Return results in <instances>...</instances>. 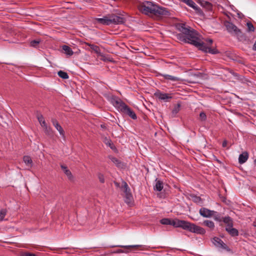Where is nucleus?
<instances>
[{
	"instance_id": "41",
	"label": "nucleus",
	"mask_w": 256,
	"mask_h": 256,
	"mask_svg": "<svg viewBox=\"0 0 256 256\" xmlns=\"http://www.w3.org/2000/svg\"><path fill=\"white\" fill-rule=\"evenodd\" d=\"M122 247H124L123 246H122ZM140 246V245H134V246H124L126 248H138Z\"/></svg>"
},
{
	"instance_id": "26",
	"label": "nucleus",
	"mask_w": 256,
	"mask_h": 256,
	"mask_svg": "<svg viewBox=\"0 0 256 256\" xmlns=\"http://www.w3.org/2000/svg\"><path fill=\"white\" fill-rule=\"evenodd\" d=\"M88 46H90V48L96 53L99 54L100 52V49L98 46L92 44H88Z\"/></svg>"
},
{
	"instance_id": "29",
	"label": "nucleus",
	"mask_w": 256,
	"mask_h": 256,
	"mask_svg": "<svg viewBox=\"0 0 256 256\" xmlns=\"http://www.w3.org/2000/svg\"><path fill=\"white\" fill-rule=\"evenodd\" d=\"M180 220H179L178 219H176V220H170V225L173 226H174L176 227V228H179L180 227L179 225L180 224Z\"/></svg>"
},
{
	"instance_id": "44",
	"label": "nucleus",
	"mask_w": 256,
	"mask_h": 256,
	"mask_svg": "<svg viewBox=\"0 0 256 256\" xmlns=\"http://www.w3.org/2000/svg\"><path fill=\"white\" fill-rule=\"evenodd\" d=\"M24 256H36V254H34L26 252L24 254Z\"/></svg>"
},
{
	"instance_id": "33",
	"label": "nucleus",
	"mask_w": 256,
	"mask_h": 256,
	"mask_svg": "<svg viewBox=\"0 0 256 256\" xmlns=\"http://www.w3.org/2000/svg\"><path fill=\"white\" fill-rule=\"evenodd\" d=\"M212 216H214V219L216 220H217L218 222H222V220L223 217H221L218 214L217 212H216V214L213 215Z\"/></svg>"
},
{
	"instance_id": "22",
	"label": "nucleus",
	"mask_w": 256,
	"mask_h": 256,
	"mask_svg": "<svg viewBox=\"0 0 256 256\" xmlns=\"http://www.w3.org/2000/svg\"><path fill=\"white\" fill-rule=\"evenodd\" d=\"M203 224L210 228V230H213L214 228V224L212 220H205L203 222Z\"/></svg>"
},
{
	"instance_id": "2",
	"label": "nucleus",
	"mask_w": 256,
	"mask_h": 256,
	"mask_svg": "<svg viewBox=\"0 0 256 256\" xmlns=\"http://www.w3.org/2000/svg\"><path fill=\"white\" fill-rule=\"evenodd\" d=\"M139 10L143 14L156 16H168L170 12L166 8L159 6L152 2L144 1L138 6Z\"/></svg>"
},
{
	"instance_id": "34",
	"label": "nucleus",
	"mask_w": 256,
	"mask_h": 256,
	"mask_svg": "<svg viewBox=\"0 0 256 256\" xmlns=\"http://www.w3.org/2000/svg\"><path fill=\"white\" fill-rule=\"evenodd\" d=\"M247 27H248V32H254V26L251 22H248L246 24Z\"/></svg>"
},
{
	"instance_id": "5",
	"label": "nucleus",
	"mask_w": 256,
	"mask_h": 256,
	"mask_svg": "<svg viewBox=\"0 0 256 256\" xmlns=\"http://www.w3.org/2000/svg\"><path fill=\"white\" fill-rule=\"evenodd\" d=\"M224 26L226 28L227 30L231 34L236 36H239L241 35V32L234 24L232 23L226 21L224 23Z\"/></svg>"
},
{
	"instance_id": "48",
	"label": "nucleus",
	"mask_w": 256,
	"mask_h": 256,
	"mask_svg": "<svg viewBox=\"0 0 256 256\" xmlns=\"http://www.w3.org/2000/svg\"><path fill=\"white\" fill-rule=\"evenodd\" d=\"M252 50H256V41L255 42L253 46Z\"/></svg>"
},
{
	"instance_id": "43",
	"label": "nucleus",
	"mask_w": 256,
	"mask_h": 256,
	"mask_svg": "<svg viewBox=\"0 0 256 256\" xmlns=\"http://www.w3.org/2000/svg\"><path fill=\"white\" fill-rule=\"evenodd\" d=\"M40 126L44 128H46V126H47L48 125L47 124H46L45 120L42 122L41 123H40Z\"/></svg>"
},
{
	"instance_id": "8",
	"label": "nucleus",
	"mask_w": 256,
	"mask_h": 256,
	"mask_svg": "<svg viewBox=\"0 0 256 256\" xmlns=\"http://www.w3.org/2000/svg\"><path fill=\"white\" fill-rule=\"evenodd\" d=\"M32 166V161H20L18 168L20 170H30Z\"/></svg>"
},
{
	"instance_id": "15",
	"label": "nucleus",
	"mask_w": 256,
	"mask_h": 256,
	"mask_svg": "<svg viewBox=\"0 0 256 256\" xmlns=\"http://www.w3.org/2000/svg\"><path fill=\"white\" fill-rule=\"evenodd\" d=\"M198 3L202 6L205 8L206 10H212V5L209 2H208L206 0H199Z\"/></svg>"
},
{
	"instance_id": "39",
	"label": "nucleus",
	"mask_w": 256,
	"mask_h": 256,
	"mask_svg": "<svg viewBox=\"0 0 256 256\" xmlns=\"http://www.w3.org/2000/svg\"><path fill=\"white\" fill-rule=\"evenodd\" d=\"M37 118H38V120L40 124L42 122L44 121L43 116L41 114L38 115Z\"/></svg>"
},
{
	"instance_id": "9",
	"label": "nucleus",
	"mask_w": 256,
	"mask_h": 256,
	"mask_svg": "<svg viewBox=\"0 0 256 256\" xmlns=\"http://www.w3.org/2000/svg\"><path fill=\"white\" fill-rule=\"evenodd\" d=\"M160 100H163L165 102H168L172 97L170 94L166 93H162L160 91H158L154 94Z\"/></svg>"
},
{
	"instance_id": "17",
	"label": "nucleus",
	"mask_w": 256,
	"mask_h": 256,
	"mask_svg": "<svg viewBox=\"0 0 256 256\" xmlns=\"http://www.w3.org/2000/svg\"><path fill=\"white\" fill-rule=\"evenodd\" d=\"M226 230L232 236H236L238 235V231L232 227H226Z\"/></svg>"
},
{
	"instance_id": "24",
	"label": "nucleus",
	"mask_w": 256,
	"mask_h": 256,
	"mask_svg": "<svg viewBox=\"0 0 256 256\" xmlns=\"http://www.w3.org/2000/svg\"><path fill=\"white\" fill-rule=\"evenodd\" d=\"M114 164L120 168H124L126 167V164L122 161H113Z\"/></svg>"
},
{
	"instance_id": "35",
	"label": "nucleus",
	"mask_w": 256,
	"mask_h": 256,
	"mask_svg": "<svg viewBox=\"0 0 256 256\" xmlns=\"http://www.w3.org/2000/svg\"><path fill=\"white\" fill-rule=\"evenodd\" d=\"M40 42V41L39 40H34L30 42V45L31 46L36 48L38 46Z\"/></svg>"
},
{
	"instance_id": "46",
	"label": "nucleus",
	"mask_w": 256,
	"mask_h": 256,
	"mask_svg": "<svg viewBox=\"0 0 256 256\" xmlns=\"http://www.w3.org/2000/svg\"><path fill=\"white\" fill-rule=\"evenodd\" d=\"M114 185L117 187V188H121V186H120V184L116 182H114Z\"/></svg>"
},
{
	"instance_id": "11",
	"label": "nucleus",
	"mask_w": 256,
	"mask_h": 256,
	"mask_svg": "<svg viewBox=\"0 0 256 256\" xmlns=\"http://www.w3.org/2000/svg\"><path fill=\"white\" fill-rule=\"evenodd\" d=\"M60 166H61V168L62 170L64 172L67 176L68 180L71 182H74V177L73 175L72 174L70 170H68V168L64 164H61Z\"/></svg>"
},
{
	"instance_id": "13",
	"label": "nucleus",
	"mask_w": 256,
	"mask_h": 256,
	"mask_svg": "<svg viewBox=\"0 0 256 256\" xmlns=\"http://www.w3.org/2000/svg\"><path fill=\"white\" fill-rule=\"evenodd\" d=\"M192 224L190 222L181 220L180 222V224L179 228H182L184 230H188L190 232L191 231L192 227Z\"/></svg>"
},
{
	"instance_id": "42",
	"label": "nucleus",
	"mask_w": 256,
	"mask_h": 256,
	"mask_svg": "<svg viewBox=\"0 0 256 256\" xmlns=\"http://www.w3.org/2000/svg\"><path fill=\"white\" fill-rule=\"evenodd\" d=\"M194 200L196 202H198L201 200V198L200 196H195Z\"/></svg>"
},
{
	"instance_id": "21",
	"label": "nucleus",
	"mask_w": 256,
	"mask_h": 256,
	"mask_svg": "<svg viewBox=\"0 0 256 256\" xmlns=\"http://www.w3.org/2000/svg\"><path fill=\"white\" fill-rule=\"evenodd\" d=\"M163 187L164 186L162 182L156 180V184L154 186V190L160 192L162 190Z\"/></svg>"
},
{
	"instance_id": "20",
	"label": "nucleus",
	"mask_w": 256,
	"mask_h": 256,
	"mask_svg": "<svg viewBox=\"0 0 256 256\" xmlns=\"http://www.w3.org/2000/svg\"><path fill=\"white\" fill-rule=\"evenodd\" d=\"M181 2H182L186 3L188 6L192 7L194 10L198 9V6L192 0H180Z\"/></svg>"
},
{
	"instance_id": "40",
	"label": "nucleus",
	"mask_w": 256,
	"mask_h": 256,
	"mask_svg": "<svg viewBox=\"0 0 256 256\" xmlns=\"http://www.w3.org/2000/svg\"><path fill=\"white\" fill-rule=\"evenodd\" d=\"M106 144H107V145H108L111 148H114V146L112 144H111V142L110 140H106Z\"/></svg>"
},
{
	"instance_id": "32",
	"label": "nucleus",
	"mask_w": 256,
	"mask_h": 256,
	"mask_svg": "<svg viewBox=\"0 0 256 256\" xmlns=\"http://www.w3.org/2000/svg\"><path fill=\"white\" fill-rule=\"evenodd\" d=\"M160 223L162 224L170 225V220L167 218H162L160 220Z\"/></svg>"
},
{
	"instance_id": "36",
	"label": "nucleus",
	"mask_w": 256,
	"mask_h": 256,
	"mask_svg": "<svg viewBox=\"0 0 256 256\" xmlns=\"http://www.w3.org/2000/svg\"><path fill=\"white\" fill-rule=\"evenodd\" d=\"M98 178L100 182L101 183L103 184L104 182H105L104 177L102 174L100 173L98 174Z\"/></svg>"
},
{
	"instance_id": "28",
	"label": "nucleus",
	"mask_w": 256,
	"mask_h": 256,
	"mask_svg": "<svg viewBox=\"0 0 256 256\" xmlns=\"http://www.w3.org/2000/svg\"><path fill=\"white\" fill-rule=\"evenodd\" d=\"M248 153L246 152H244L239 156L238 160H248Z\"/></svg>"
},
{
	"instance_id": "19",
	"label": "nucleus",
	"mask_w": 256,
	"mask_h": 256,
	"mask_svg": "<svg viewBox=\"0 0 256 256\" xmlns=\"http://www.w3.org/2000/svg\"><path fill=\"white\" fill-rule=\"evenodd\" d=\"M62 49L64 53L68 56H71L74 54L72 48L66 45H64L62 46Z\"/></svg>"
},
{
	"instance_id": "12",
	"label": "nucleus",
	"mask_w": 256,
	"mask_h": 256,
	"mask_svg": "<svg viewBox=\"0 0 256 256\" xmlns=\"http://www.w3.org/2000/svg\"><path fill=\"white\" fill-rule=\"evenodd\" d=\"M190 232L204 234H205L206 230L204 228L192 224Z\"/></svg>"
},
{
	"instance_id": "1",
	"label": "nucleus",
	"mask_w": 256,
	"mask_h": 256,
	"mask_svg": "<svg viewBox=\"0 0 256 256\" xmlns=\"http://www.w3.org/2000/svg\"><path fill=\"white\" fill-rule=\"evenodd\" d=\"M176 28L182 32L178 35V38L180 40L191 44L204 52H208L212 54L217 53V50L210 48L212 43V39H208L206 42H201L198 38L197 32L184 24H177Z\"/></svg>"
},
{
	"instance_id": "49",
	"label": "nucleus",
	"mask_w": 256,
	"mask_h": 256,
	"mask_svg": "<svg viewBox=\"0 0 256 256\" xmlns=\"http://www.w3.org/2000/svg\"><path fill=\"white\" fill-rule=\"evenodd\" d=\"M246 161H238L239 164H242L245 162Z\"/></svg>"
},
{
	"instance_id": "37",
	"label": "nucleus",
	"mask_w": 256,
	"mask_h": 256,
	"mask_svg": "<svg viewBox=\"0 0 256 256\" xmlns=\"http://www.w3.org/2000/svg\"><path fill=\"white\" fill-rule=\"evenodd\" d=\"M200 118L201 120L204 121L206 120V116L204 112H201L200 114Z\"/></svg>"
},
{
	"instance_id": "4",
	"label": "nucleus",
	"mask_w": 256,
	"mask_h": 256,
	"mask_svg": "<svg viewBox=\"0 0 256 256\" xmlns=\"http://www.w3.org/2000/svg\"><path fill=\"white\" fill-rule=\"evenodd\" d=\"M121 190L124 194L125 202L128 204L132 203L134 200L133 196L131 193L130 188L125 181H122Z\"/></svg>"
},
{
	"instance_id": "6",
	"label": "nucleus",
	"mask_w": 256,
	"mask_h": 256,
	"mask_svg": "<svg viewBox=\"0 0 256 256\" xmlns=\"http://www.w3.org/2000/svg\"><path fill=\"white\" fill-rule=\"evenodd\" d=\"M199 212L200 214L204 218H210L214 214H216V212L206 208H200Z\"/></svg>"
},
{
	"instance_id": "31",
	"label": "nucleus",
	"mask_w": 256,
	"mask_h": 256,
	"mask_svg": "<svg viewBox=\"0 0 256 256\" xmlns=\"http://www.w3.org/2000/svg\"><path fill=\"white\" fill-rule=\"evenodd\" d=\"M6 214V209H2L0 211V221H2L4 220Z\"/></svg>"
},
{
	"instance_id": "38",
	"label": "nucleus",
	"mask_w": 256,
	"mask_h": 256,
	"mask_svg": "<svg viewBox=\"0 0 256 256\" xmlns=\"http://www.w3.org/2000/svg\"><path fill=\"white\" fill-rule=\"evenodd\" d=\"M219 248H222L228 251H230V248H228V247L227 246V245L226 244H225L223 242H222V243L220 245Z\"/></svg>"
},
{
	"instance_id": "23",
	"label": "nucleus",
	"mask_w": 256,
	"mask_h": 256,
	"mask_svg": "<svg viewBox=\"0 0 256 256\" xmlns=\"http://www.w3.org/2000/svg\"><path fill=\"white\" fill-rule=\"evenodd\" d=\"M212 242L216 246L219 248L222 243V240L218 238L214 237L212 240Z\"/></svg>"
},
{
	"instance_id": "10",
	"label": "nucleus",
	"mask_w": 256,
	"mask_h": 256,
	"mask_svg": "<svg viewBox=\"0 0 256 256\" xmlns=\"http://www.w3.org/2000/svg\"><path fill=\"white\" fill-rule=\"evenodd\" d=\"M52 122L55 128L58 131L60 134L64 138V132L62 127L59 124L58 122L54 118H52Z\"/></svg>"
},
{
	"instance_id": "16",
	"label": "nucleus",
	"mask_w": 256,
	"mask_h": 256,
	"mask_svg": "<svg viewBox=\"0 0 256 256\" xmlns=\"http://www.w3.org/2000/svg\"><path fill=\"white\" fill-rule=\"evenodd\" d=\"M161 76H162L164 79L171 80L172 82H180L182 81V80L178 77L172 76L171 75L167 74H160Z\"/></svg>"
},
{
	"instance_id": "7",
	"label": "nucleus",
	"mask_w": 256,
	"mask_h": 256,
	"mask_svg": "<svg viewBox=\"0 0 256 256\" xmlns=\"http://www.w3.org/2000/svg\"><path fill=\"white\" fill-rule=\"evenodd\" d=\"M110 24H120L124 22V19L120 16H118L114 14L109 15Z\"/></svg>"
},
{
	"instance_id": "50",
	"label": "nucleus",
	"mask_w": 256,
	"mask_h": 256,
	"mask_svg": "<svg viewBox=\"0 0 256 256\" xmlns=\"http://www.w3.org/2000/svg\"><path fill=\"white\" fill-rule=\"evenodd\" d=\"M254 162H255V164H256V161H254Z\"/></svg>"
},
{
	"instance_id": "18",
	"label": "nucleus",
	"mask_w": 256,
	"mask_h": 256,
	"mask_svg": "<svg viewBox=\"0 0 256 256\" xmlns=\"http://www.w3.org/2000/svg\"><path fill=\"white\" fill-rule=\"evenodd\" d=\"M222 221L226 224V227H233V220L230 216H228L222 218Z\"/></svg>"
},
{
	"instance_id": "3",
	"label": "nucleus",
	"mask_w": 256,
	"mask_h": 256,
	"mask_svg": "<svg viewBox=\"0 0 256 256\" xmlns=\"http://www.w3.org/2000/svg\"><path fill=\"white\" fill-rule=\"evenodd\" d=\"M112 103L118 110L131 118L133 120H136L137 116L135 112L128 106H127L120 98L114 97L112 99Z\"/></svg>"
},
{
	"instance_id": "14",
	"label": "nucleus",
	"mask_w": 256,
	"mask_h": 256,
	"mask_svg": "<svg viewBox=\"0 0 256 256\" xmlns=\"http://www.w3.org/2000/svg\"><path fill=\"white\" fill-rule=\"evenodd\" d=\"M95 22L106 26L110 24L109 16H104L103 18H96Z\"/></svg>"
},
{
	"instance_id": "45",
	"label": "nucleus",
	"mask_w": 256,
	"mask_h": 256,
	"mask_svg": "<svg viewBox=\"0 0 256 256\" xmlns=\"http://www.w3.org/2000/svg\"><path fill=\"white\" fill-rule=\"evenodd\" d=\"M24 160H32V158H30L29 156H24Z\"/></svg>"
},
{
	"instance_id": "27",
	"label": "nucleus",
	"mask_w": 256,
	"mask_h": 256,
	"mask_svg": "<svg viewBox=\"0 0 256 256\" xmlns=\"http://www.w3.org/2000/svg\"><path fill=\"white\" fill-rule=\"evenodd\" d=\"M44 130L47 135L50 136H52L53 135V131L50 126H46V128H44Z\"/></svg>"
},
{
	"instance_id": "25",
	"label": "nucleus",
	"mask_w": 256,
	"mask_h": 256,
	"mask_svg": "<svg viewBox=\"0 0 256 256\" xmlns=\"http://www.w3.org/2000/svg\"><path fill=\"white\" fill-rule=\"evenodd\" d=\"M180 104H177L176 105L174 106L172 110V116H174L180 110Z\"/></svg>"
},
{
	"instance_id": "47",
	"label": "nucleus",
	"mask_w": 256,
	"mask_h": 256,
	"mask_svg": "<svg viewBox=\"0 0 256 256\" xmlns=\"http://www.w3.org/2000/svg\"><path fill=\"white\" fill-rule=\"evenodd\" d=\"M227 145V142L226 140H224L222 142V146L224 148L226 147Z\"/></svg>"
},
{
	"instance_id": "30",
	"label": "nucleus",
	"mask_w": 256,
	"mask_h": 256,
	"mask_svg": "<svg viewBox=\"0 0 256 256\" xmlns=\"http://www.w3.org/2000/svg\"><path fill=\"white\" fill-rule=\"evenodd\" d=\"M58 76L64 79H67L68 78V74L62 70H60L58 72Z\"/></svg>"
}]
</instances>
